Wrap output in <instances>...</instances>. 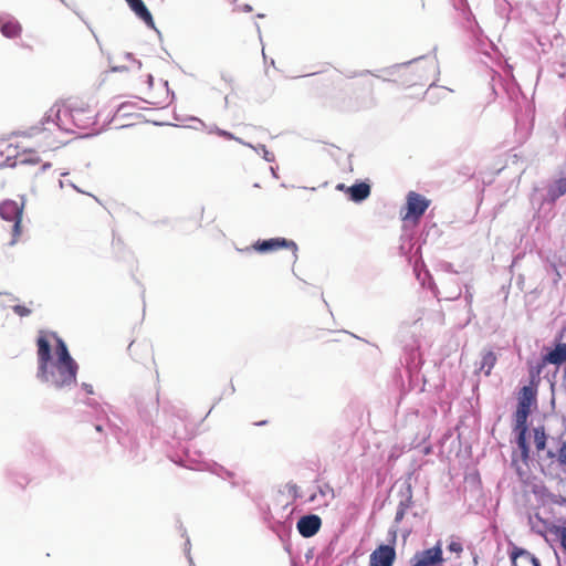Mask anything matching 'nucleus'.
Returning <instances> with one entry per match:
<instances>
[{"label":"nucleus","instance_id":"20","mask_svg":"<svg viewBox=\"0 0 566 566\" xmlns=\"http://www.w3.org/2000/svg\"><path fill=\"white\" fill-rule=\"evenodd\" d=\"M548 197L555 201L559 197L566 195V177L558 178L548 187Z\"/></svg>","mask_w":566,"mask_h":566},{"label":"nucleus","instance_id":"23","mask_svg":"<svg viewBox=\"0 0 566 566\" xmlns=\"http://www.w3.org/2000/svg\"><path fill=\"white\" fill-rule=\"evenodd\" d=\"M531 410L526 409L525 406L517 407L515 412V429L517 431L527 430L526 421Z\"/></svg>","mask_w":566,"mask_h":566},{"label":"nucleus","instance_id":"48","mask_svg":"<svg viewBox=\"0 0 566 566\" xmlns=\"http://www.w3.org/2000/svg\"><path fill=\"white\" fill-rule=\"evenodd\" d=\"M251 10H252V8L249 4L244 6V11L250 12Z\"/></svg>","mask_w":566,"mask_h":566},{"label":"nucleus","instance_id":"35","mask_svg":"<svg viewBox=\"0 0 566 566\" xmlns=\"http://www.w3.org/2000/svg\"><path fill=\"white\" fill-rule=\"evenodd\" d=\"M319 492L325 497H329V499L334 497V491L329 486H325L324 489H321Z\"/></svg>","mask_w":566,"mask_h":566},{"label":"nucleus","instance_id":"37","mask_svg":"<svg viewBox=\"0 0 566 566\" xmlns=\"http://www.w3.org/2000/svg\"><path fill=\"white\" fill-rule=\"evenodd\" d=\"M125 59L133 60L138 70L142 67V62L139 60L134 59L132 53H126Z\"/></svg>","mask_w":566,"mask_h":566},{"label":"nucleus","instance_id":"18","mask_svg":"<svg viewBox=\"0 0 566 566\" xmlns=\"http://www.w3.org/2000/svg\"><path fill=\"white\" fill-rule=\"evenodd\" d=\"M347 191L353 201L360 202L370 195V187L365 182H360L353 185Z\"/></svg>","mask_w":566,"mask_h":566},{"label":"nucleus","instance_id":"8","mask_svg":"<svg viewBox=\"0 0 566 566\" xmlns=\"http://www.w3.org/2000/svg\"><path fill=\"white\" fill-rule=\"evenodd\" d=\"M442 562V549L440 545L418 552L411 559V566H432Z\"/></svg>","mask_w":566,"mask_h":566},{"label":"nucleus","instance_id":"49","mask_svg":"<svg viewBox=\"0 0 566 566\" xmlns=\"http://www.w3.org/2000/svg\"><path fill=\"white\" fill-rule=\"evenodd\" d=\"M64 186H65V182H64L63 180H60V181H59V187H60V188H63Z\"/></svg>","mask_w":566,"mask_h":566},{"label":"nucleus","instance_id":"17","mask_svg":"<svg viewBox=\"0 0 566 566\" xmlns=\"http://www.w3.org/2000/svg\"><path fill=\"white\" fill-rule=\"evenodd\" d=\"M67 107V104H54L49 111V115L51 118L56 123V126L61 129V135L64 137L66 134H73L75 130H66L62 127V124L64 125V122L72 124L71 117H64V120L62 119V116H56V112L61 111V108Z\"/></svg>","mask_w":566,"mask_h":566},{"label":"nucleus","instance_id":"40","mask_svg":"<svg viewBox=\"0 0 566 566\" xmlns=\"http://www.w3.org/2000/svg\"><path fill=\"white\" fill-rule=\"evenodd\" d=\"M50 167H51V163H44V164H42L40 171L43 172V171L48 170Z\"/></svg>","mask_w":566,"mask_h":566},{"label":"nucleus","instance_id":"9","mask_svg":"<svg viewBox=\"0 0 566 566\" xmlns=\"http://www.w3.org/2000/svg\"><path fill=\"white\" fill-rule=\"evenodd\" d=\"M321 524V518L317 515L310 514L302 516L298 520L296 527L302 536L311 537L318 532Z\"/></svg>","mask_w":566,"mask_h":566},{"label":"nucleus","instance_id":"51","mask_svg":"<svg viewBox=\"0 0 566 566\" xmlns=\"http://www.w3.org/2000/svg\"><path fill=\"white\" fill-rule=\"evenodd\" d=\"M338 189H343L344 188V185H338L337 186Z\"/></svg>","mask_w":566,"mask_h":566},{"label":"nucleus","instance_id":"12","mask_svg":"<svg viewBox=\"0 0 566 566\" xmlns=\"http://www.w3.org/2000/svg\"><path fill=\"white\" fill-rule=\"evenodd\" d=\"M18 154V146L0 139V168L14 167V157Z\"/></svg>","mask_w":566,"mask_h":566},{"label":"nucleus","instance_id":"19","mask_svg":"<svg viewBox=\"0 0 566 566\" xmlns=\"http://www.w3.org/2000/svg\"><path fill=\"white\" fill-rule=\"evenodd\" d=\"M496 363V355L492 350H485L482 353L479 370L485 376H489Z\"/></svg>","mask_w":566,"mask_h":566},{"label":"nucleus","instance_id":"33","mask_svg":"<svg viewBox=\"0 0 566 566\" xmlns=\"http://www.w3.org/2000/svg\"><path fill=\"white\" fill-rule=\"evenodd\" d=\"M424 276H427V277L431 279L430 273H429L427 270H424ZM429 289L432 291V293H433L437 297H439L440 292H439V290H438L437 285L434 284V282H432V280H430V282H429Z\"/></svg>","mask_w":566,"mask_h":566},{"label":"nucleus","instance_id":"5","mask_svg":"<svg viewBox=\"0 0 566 566\" xmlns=\"http://www.w3.org/2000/svg\"><path fill=\"white\" fill-rule=\"evenodd\" d=\"M279 249H290L293 252V262L297 260V244L285 238H272L268 240H258L252 247H247L244 249L237 248L239 252H250L252 250L259 253H269L276 251Z\"/></svg>","mask_w":566,"mask_h":566},{"label":"nucleus","instance_id":"1","mask_svg":"<svg viewBox=\"0 0 566 566\" xmlns=\"http://www.w3.org/2000/svg\"><path fill=\"white\" fill-rule=\"evenodd\" d=\"M78 364L55 333L40 331L36 338V379L49 388L67 390L76 384Z\"/></svg>","mask_w":566,"mask_h":566},{"label":"nucleus","instance_id":"7","mask_svg":"<svg viewBox=\"0 0 566 566\" xmlns=\"http://www.w3.org/2000/svg\"><path fill=\"white\" fill-rule=\"evenodd\" d=\"M396 551L391 545H379L369 556V566H392Z\"/></svg>","mask_w":566,"mask_h":566},{"label":"nucleus","instance_id":"22","mask_svg":"<svg viewBox=\"0 0 566 566\" xmlns=\"http://www.w3.org/2000/svg\"><path fill=\"white\" fill-rule=\"evenodd\" d=\"M412 504V494H411V489L410 486L407 489V496L405 500H401L399 505H398V509H397V512H396V516H395V522L396 523H399L402 521L405 514H406V511L411 506Z\"/></svg>","mask_w":566,"mask_h":566},{"label":"nucleus","instance_id":"13","mask_svg":"<svg viewBox=\"0 0 566 566\" xmlns=\"http://www.w3.org/2000/svg\"><path fill=\"white\" fill-rule=\"evenodd\" d=\"M511 560L512 566H541L534 555L517 547L511 552Z\"/></svg>","mask_w":566,"mask_h":566},{"label":"nucleus","instance_id":"28","mask_svg":"<svg viewBox=\"0 0 566 566\" xmlns=\"http://www.w3.org/2000/svg\"><path fill=\"white\" fill-rule=\"evenodd\" d=\"M526 430H521L518 431V437H517V446H518V449L521 450V453H522V457L523 459H526L528 458V452H530V448H528V444L526 442Z\"/></svg>","mask_w":566,"mask_h":566},{"label":"nucleus","instance_id":"32","mask_svg":"<svg viewBox=\"0 0 566 566\" xmlns=\"http://www.w3.org/2000/svg\"><path fill=\"white\" fill-rule=\"evenodd\" d=\"M190 120L195 123V125H191L190 127L193 129H206L208 132L209 125H206L205 122H202L198 117H190Z\"/></svg>","mask_w":566,"mask_h":566},{"label":"nucleus","instance_id":"24","mask_svg":"<svg viewBox=\"0 0 566 566\" xmlns=\"http://www.w3.org/2000/svg\"><path fill=\"white\" fill-rule=\"evenodd\" d=\"M208 133L209 134H216V135H218L220 137H223L226 139L235 140V142H238V143H240L242 145L244 143L241 138L235 137L232 133H230L228 130L219 128L217 125H209Z\"/></svg>","mask_w":566,"mask_h":566},{"label":"nucleus","instance_id":"39","mask_svg":"<svg viewBox=\"0 0 566 566\" xmlns=\"http://www.w3.org/2000/svg\"><path fill=\"white\" fill-rule=\"evenodd\" d=\"M472 298H473V295H472V293L470 292V290L467 287V291H465V301H467L469 304H471Z\"/></svg>","mask_w":566,"mask_h":566},{"label":"nucleus","instance_id":"27","mask_svg":"<svg viewBox=\"0 0 566 566\" xmlns=\"http://www.w3.org/2000/svg\"><path fill=\"white\" fill-rule=\"evenodd\" d=\"M243 145L252 148L254 151L260 154L264 160H266L269 163H272L275 159L274 154L269 151L264 145L254 146L250 143H243Z\"/></svg>","mask_w":566,"mask_h":566},{"label":"nucleus","instance_id":"30","mask_svg":"<svg viewBox=\"0 0 566 566\" xmlns=\"http://www.w3.org/2000/svg\"><path fill=\"white\" fill-rule=\"evenodd\" d=\"M12 310L17 315H19L21 317L29 316L32 313L31 308H29L24 305H19V304H13Z\"/></svg>","mask_w":566,"mask_h":566},{"label":"nucleus","instance_id":"10","mask_svg":"<svg viewBox=\"0 0 566 566\" xmlns=\"http://www.w3.org/2000/svg\"><path fill=\"white\" fill-rule=\"evenodd\" d=\"M0 31L3 36L14 39L20 36L22 27L14 17L0 14Z\"/></svg>","mask_w":566,"mask_h":566},{"label":"nucleus","instance_id":"38","mask_svg":"<svg viewBox=\"0 0 566 566\" xmlns=\"http://www.w3.org/2000/svg\"><path fill=\"white\" fill-rule=\"evenodd\" d=\"M560 545L566 551V530H564L560 534Z\"/></svg>","mask_w":566,"mask_h":566},{"label":"nucleus","instance_id":"41","mask_svg":"<svg viewBox=\"0 0 566 566\" xmlns=\"http://www.w3.org/2000/svg\"><path fill=\"white\" fill-rule=\"evenodd\" d=\"M127 69L125 66H114V67H112L113 72H124Z\"/></svg>","mask_w":566,"mask_h":566},{"label":"nucleus","instance_id":"34","mask_svg":"<svg viewBox=\"0 0 566 566\" xmlns=\"http://www.w3.org/2000/svg\"><path fill=\"white\" fill-rule=\"evenodd\" d=\"M558 460L560 464L566 465V443H564L559 449Z\"/></svg>","mask_w":566,"mask_h":566},{"label":"nucleus","instance_id":"44","mask_svg":"<svg viewBox=\"0 0 566 566\" xmlns=\"http://www.w3.org/2000/svg\"><path fill=\"white\" fill-rule=\"evenodd\" d=\"M434 90V87L430 86L427 91V96L430 97Z\"/></svg>","mask_w":566,"mask_h":566},{"label":"nucleus","instance_id":"21","mask_svg":"<svg viewBox=\"0 0 566 566\" xmlns=\"http://www.w3.org/2000/svg\"><path fill=\"white\" fill-rule=\"evenodd\" d=\"M461 295V287L454 277H450L446 282V286L443 290V298L446 300H457Z\"/></svg>","mask_w":566,"mask_h":566},{"label":"nucleus","instance_id":"52","mask_svg":"<svg viewBox=\"0 0 566 566\" xmlns=\"http://www.w3.org/2000/svg\"><path fill=\"white\" fill-rule=\"evenodd\" d=\"M447 270L450 271L451 270V265L450 264H447Z\"/></svg>","mask_w":566,"mask_h":566},{"label":"nucleus","instance_id":"47","mask_svg":"<svg viewBox=\"0 0 566 566\" xmlns=\"http://www.w3.org/2000/svg\"><path fill=\"white\" fill-rule=\"evenodd\" d=\"M86 405L88 406H93L94 405V400L93 399H88L85 401Z\"/></svg>","mask_w":566,"mask_h":566},{"label":"nucleus","instance_id":"26","mask_svg":"<svg viewBox=\"0 0 566 566\" xmlns=\"http://www.w3.org/2000/svg\"><path fill=\"white\" fill-rule=\"evenodd\" d=\"M534 442L536 446V449L538 451H542L546 447V433L544 427H536L534 428Z\"/></svg>","mask_w":566,"mask_h":566},{"label":"nucleus","instance_id":"2","mask_svg":"<svg viewBox=\"0 0 566 566\" xmlns=\"http://www.w3.org/2000/svg\"><path fill=\"white\" fill-rule=\"evenodd\" d=\"M17 136L33 139L42 150H53L66 143L61 135V129L46 112L41 120L23 130L15 133Z\"/></svg>","mask_w":566,"mask_h":566},{"label":"nucleus","instance_id":"43","mask_svg":"<svg viewBox=\"0 0 566 566\" xmlns=\"http://www.w3.org/2000/svg\"><path fill=\"white\" fill-rule=\"evenodd\" d=\"M147 83H148V85H149L150 87L153 86L154 77H153V75H151V74H148V75H147Z\"/></svg>","mask_w":566,"mask_h":566},{"label":"nucleus","instance_id":"6","mask_svg":"<svg viewBox=\"0 0 566 566\" xmlns=\"http://www.w3.org/2000/svg\"><path fill=\"white\" fill-rule=\"evenodd\" d=\"M429 207V201L421 195L410 191L407 196V213L403 219H419L427 208Z\"/></svg>","mask_w":566,"mask_h":566},{"label":"nucleus","instance_id":"36","mask_svg":"<svg viewBox=\"0 0 566 566\" xmlns=\"http://www.w3.org/2000/svg\"><path fill=\"white\" fill-rule=\"evenodd\" d=\"M81 387H82L83 390H85L86 394H88V395H93L94 394L93 386L91 384L83 382L81 385Z\"/></svg>","mask_w":566,"mask_h":566},{"label":"nucleus","instance_id":"46","mask_svg":"<svg viewBox=\"0 0 566 566\" xmlns=\"http://www.w3.org/2000/svg\"><path fill=\"white\" fill-rule=\"evenodd\" d=\"M69 185H70L73 189H75L76 191L82 192V191L77 188V186H75L73 182H69Z\"/></svg>","mask_w":566,"mask_h":566},{"label":"nucleus","instance_id":"3","mask_svg":"<svg viewBox=\"0 0 566 566\" xmlns=\"http://www.w3.org/2000/svg\"><path fill=\"white\" fill-rule=\"evenodd\" d=\"M71 117L72 124L64 122L62 127L66 130H75L76 129H86L95 124V116L92 109L87 107L78 106L74 103L67 104V107L61 108V111L56 112V116Z\"/></svg>","mask_w":566,"mask_h":566},{"label":"nucleus","instance_id":"11","mask_svg":"<svg viewBox=\"0 0 566 566\" xmlns=\"http://www.w3.org/2000/svg\"><path fill=\"white\" fill-rule=\"evenodd\" d=\"M543 363L555 366L566 364V343H556L554 348L543 356Z\"/></svg>","mask_w":566,"mask_h":566},{"label":"nucleus","instance_id":"14","mask_svg":"<svg viewBox=\"0 0 566 566\" xmlns=\"http://www.w3.org/2000/svg\"><path fill=\"white\" fill-rule=\"evenodd\" d=\"M132 11L151 29H155V22L151 13L142 0H126Z\"/></svg>","mask_w":566,"mask_h":566},{"label":"nucleus","instance_id":"54","mask_svg":"<svg viewBox=\"0 0 566 566\" xmlns=\"http://www.w3.org/2000/svg\"><path fill=\"white\" fill-rule=\"evenodd\" d=\"M60 1L65 4V0H60Z\"/></svg>","mask_w":566,"mask_h":566},{"label":"nucleus","instance_id":"25","mask_svg":"<svg viewBox=\"0 0 566 566\" xmlns=\"http://www.w3.org/2000/svg\"><path fill=\"white\" fill-rule=\"evenodd\" d=\"M533 399H534V394H533L532 389L527 386H524L522 388V396L518 399L517 407L522 408V406H525L526 409L531 410V405H532Z\"/></svg>","mask_w":566,"mask_h":566},{"label":"nucleus","instance_id":"45","mask_svg":"<svg viewBox=\"0 0 566 566\" xmlns=\"http://www.w3.org/2000/svg\"><path fill=\"white\" fill-rule=\"evenodd\" d=\"M271 172L274 178H277L276 169L274 167H271Z\"/></svg>","mask_w":566,"mask_h":566},{"label":"nucleus","instance_id":"50","mask_svg":"<svg viewBox=\"0 0 566 566\" xmlns=\"http://www.w3.org/2000/svg\"><path fill=\"white\" fill-rule=\"evenodd\" d=\"M96 430L97 431H101L102 430V427L99 424L96 426Z\"/></svg>","mask_w":566,"mask_h":566},{"label":"nucleus","instance_id":"15","mask_svg":"<svg viewBox=\"0 0 566 566\" xmlns=\"http://www.w3.org/2000/svg\"><path fill=\"white\" fill-rule=\"evenodd\" d=\"M210 470L222 480L229 481L233 488L242 486L245 483L242 476L222 465L213 464Z\"/></svg>","mask_w":566,"mask_h":566},{"label":"nucleus","instance_id":"4","mask_svg":"<svg viewBox=\"0 0 566 566\" xmlns=\"http://www.w3.org/2000/svg\"><path fill=\"white\" fill-rule=\"evenodd\" d=\"M23 213V203H19L14 200H4L0 205V217L2 220L9 222L11 226L12 239L10 244L13 245L18 242L21 233V219Z\"/></svg>","mask_w":566,"mask_h":566},{"label":"nucleus","instance_id":"31","mask_svg":"<svg viewBox=\"0 0 566 566\" xmlns=\"http://www.w3.org/2000/svg\"><path fill=\"white\" fill-rule=\"evenodd\" d=\"M448 549L452 553L460 554L463 548L462 544L459 541L452 539L448 545Z\"/></svg>","mask_w":566,"mask_h":566},{"label":"nucleus","instance_id":"16","mask_svg":"<svg viewBox=\"0 0 566 566\" xmlns=\"http://www.w3.org/2000/svg\"><path fill=\"white\" fill-rule=\"evenodd\" d=\"M14 167L17 166H29V165H38L41 159L38 153L34 149H22L18 148L17 157L13 159Z\"/></svg>","mask_w":566,"mask_h":566},{"label":"nucleus","instance_id":"29","mask_svg":"<svg viewBox=\"0 0 566 566\" xmlns=\"http://www.w3.org/2000/svg\"><path fill=\"white\" fill-rule=\"evenodd\" d=\"M14 301H15V298L11 294L0 293V305L2 307H11L12 308Z\"/></svg>","mask_w":566,"mask_h":566},{"label":"nucleus","instance_id":"42","mask_svg":"<svg viewBox=\"0 0 566 566\" xmlns=\"http://www.w3.org/2000/svg\"><path fill=\"white\" fill-rule=\"evenodd\" d=\"M415 272H416V274H417V279H418L419 281H422V279H421V272L419 271V265H418V264H416V266H415Z\"/></svg>","mask_w":566,"mask_h":566},{"label":"nucleus","instance_id":"53","mask_svg":"<svg viewBox=\"0 0 566 566\" xmlns=\"http://www.w3.org/2000/svg\"><path fill=\"white\" fill-rule=\"evenodd\" d=\"M548 457H549V458H553V457H554V454H553L552 452H548Z\"/></svg>","mask_w":566,"mask_h":566}]
</instances>
